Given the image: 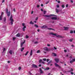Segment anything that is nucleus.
Instances as JSON below:
<instances>
[{"label": "nucleus", "mask_w": 75, "mask_h": 75, "mask_svg": "<svg viewBox=\"0 0 75 75\" xmlns=\"http://www.w3.org/2000/svg\"><path fill=\"white\" fill-rule=\"evenodd\" d=\"M50 34L53 35H54V36H56V37H58V38H62V36L59 35H57V34L50 33Z\"/></svg>", "instance_id": "1"}, {"label": "nucleus", "mask_w": 75, "mask_h": 75, "mask_svg": "<svg viewBox=\"0 0 75 75\" xmlns=\"http://www.w3.org/2000/svg\"><path fill=\"white\" fill-rule=\"evenodd\" d=\"M13 18V16L12 15H11V17L10 18V21H11V25H13V22H14V20L12 18Z\"/></svg>", "instance_id": "2"}, {"label": "nucleus", "mask_w": 75, "mask_h": 75, "mask_svg": "<svg viewBox=\"0 0 75 75\" xmlns=\"http://www.w3.org/2000/svg\"><path fill=\"white\" fill-rule=\"evenodd\" d=\"M22 24V25L23 26V27L22 28L23 31H25V29L26 28V26H25V23H23Z\"/></svg>", "instance_id": "3"}, {"label": "nucleus", "mask_w": 75, "mask_h": 75, "mask_svg": "<svg viewBox=\"0 0 75 75\" xmlns=\"http://www.w3.org/2000/svg\"><path fill=\"white\" fill-rule=\"evenodd\" d=\"M6 13L7 14V16H8L9 17L10 16V11H9V12H8V9H7L6 10Z\"/></svg>", "instance_id": "4"}, {"label": "nucleus", "mask_w": 75, "mask_h": 75, "mask_svg": "<svg viewBox=\"0 0 75 75\" xmlns=\"http://www.w3.org/2000/svg\"><path fill=\"white\" fill-rule=\"evenodd\" d=\"M44 17H50V16H55L54 15L51 14L50 15H43Z\"/></svg>", "instance_id": "5"}, {"label": "nucleus", "mask_w": 75, "mask_h": 75, "mask_svg": "<svg viewBox=\"0 0 75 75\" xmlns=\"http://www.w3.org/2000/svg\"><path fill=\"white\" fill-rule=\"evenodd\" d=\"M44 50L46 51H50V50H49L47 47H45L43 48Z\"/></svg>", "instance_id": "6"}, {"label": "nucleus", "mask_w": 75, "mask_h": 75, "mask_svg": "<svg viewBox=\"0 0 75 75\" xmlns=\"http://www.w3.org/2000/svg\"><path fill=\"white\" fill-rule=\"evenodd\" d=\"M4 14V12H2L1 13V15L0 16V20H2V18H3V16H3Z\"/></svg>", "instance_id": "7"}, {"label": "nucleus", "mask_w": 75, "mask_h": 75, "mask_svg": "<svg viewBox=\"0 0 75 75\" xmlns=\"http://www.w3.org/2000/svg\"><path fill=\"white\" fill-rule=\"evenodd\" d=\"M32 67L33 68H38V67L37 66V65H35L34 64H32Z\"/></svg>", "instance_id": "8"}, {"label": "nucleus", "mask_w": 75, "mask_h": 75, "mask_svg": "<svg viewBox=\"0 0 75 75\" xmlns=\"http://www.w3.org/2000/svg\"><path fill=\"white\" fill-rule=\"evenodd\" d=\"M55 61H56L57 63H58V62H59V59L56 58L55 59Z\"/></svg>", "instance_id": "9"}, {"label": "nucleus", "mask_w": 75, "mask_h": 75, "mask_svg": "<svg viewBox=\"0 0 75 75\" xmlns=\"http://www.w3.org/2000/svg\"><path fill=\"white\" fill-rule=\"evenodd\" d=\"M25 41L24 40V42H23L21 43V47H23V44H24V43H25Z\"/></svg>", "instance_id": "10"}, {"label": "nucleus", "mask_w": 75, "mask_h": 75, "mask_svg": "<svg viewBox=\"0 0 75 75\" xmlns=\"http://www.w3.org/2000/svg\"><path fill=\"white\" fill-rule=\"evenodd\" d=\"M74 71V70L73 69L71 68L70 70H69L67 71L68 72H73Z\"/></svg>", "instance_id": "11"}, {"label": "nucleus", "mask_w": 75, "mask_h": 75, "mask_svg": "<svg viewBox=\"0 0 75 75\" xmlns=\"http://www.w3.org/2000/svg\"><path fill=\"white\" fill-rule=\"evenodd\" d=\"M41 28L42 29L43 28H47V26L45 25H44L41 27Z\"/></svg>", "instance_id": "12"}, {"label": "nucleus", "mask_w": 75, "mask_h": 75, "mask_svg": "<svg viewBox=\"0 0 75 75\" xmlns=\"http://www.w3.org/2000/svg\"><path fill=\"white\" fill-rule=\"evenodd\" d=\"M40 69V74H43L44 72H43V71H42V69H41V68H40L39 69Z\"/></svg>", "instance_id": "13"}, {"label": "nucleus", "mask_w": 75, "mask_h": 75, "mask_svg": "<svg viewBox=\"0 0 75 75\" xmlns=\"http://www.w3.org/2000/svg\"><path fill=\"white\" fill-rule=\"evenodd\" d=\"M52 20H57V18L56 17H53L52 18Z\"/></svg>", "instance_id": "14"}, {"label": "nucleus", "mask_w": 75, "mask_h": 75, "mask_svg": "<svg viewBox=\"0 0 75 75\" xmlns=\"http://www.w3.org/2000/svg\"><path fill=\"white\" fill-rule=\"evenodd\" d=\"M64 30H68V29H69V28L67 27H64Z\"/></svg>", "instance_id": "15"}, {"label": "nucleus", "mask_w": 75, "mask_h": 75, "mask_svg": "<svg viewBox=\"0 0 75 75\" xmlns=\"http://www.w3.org/2000/svg\"><path fill=\"white\" fill-rule=\"evenodd\" d=\"M56 11L57 13H58L59 12V9L57 8H56Z\"/></svg>", "instance_id": "16"}, {"label": "nucleus", "mask_w": 75, "mask_h": 75, "mask_svg": "<svg viewBox=\"0 0 75 75\" xmlns=\"http://www.w3.org/2000/svg\"><path fill=\"white\" fill-rule=\"evenodd\" d=\"M54 65H55V67H59V65H58V64H57L56 63H54Z\"/></svg>", "instance_id": "17"}, {"label": "nucleus", "mask_w": 75, "mask_h": 75, "mask_svg": "<svg viewBox=\"0 0 75 75\" xmlns=\"http://www.w3.org/2000/svg\"><path fill=\"white\" fill-rule=\"evenodd\" d=\"M52 60H51L48 63L47 65H49V64H51V63H52Z\"/></svg>", "instance_id": "18"}, {"label": "nucleus", "mask_w": 75, "mask_h": 75, "mask_svg": "<svg viewBox=\"0 0 75 75\" xmlns=\"http://www.w3.org/2000/svg\"><path fill=\"white\" fill-rule=\"evenodd\" d=\"M30 55L31 56L33 55V50H31L30 51Z\"/></svg>", "instance_id": "19"}, {"label": "nucleus", "mask_w": 75, "mask_h": 75, "mask_svg": "<svg viewBox=\"0 0 75 75\" xmlns=\"http://www.w3.org/2000/svg\"><path fill=\"white\" fill-rule=\"evenodd\" d=\"M16 37H20V34L19 33H18L16 35Z\"/></svg>", "instance_id": "20"}, {"label": "nucleus", "mask_w": 75, "mask_h": 75, "mask_svg": "<svg viewBox=\"0 0 75 75\" xmlns=\"http://www.w3.org/2000/svg\"><path fill=\"white\" fill-rule=\"evenodd\" d=\"M24 50V48L23 47L21 49V51L22 52H23V50Z\"/></svg>", "instance_id": "21"}, {"label": "nucleus", "mask_w": 75, "mask_h": 75, "mask_svg": "<svg viewBox=\"0 0 75 75\" xmlns=\"http://www.w3.org/2000/svg\"><path fill=\"white\" fill-rule=\"evenodd\" d=\"M49 69H50V68L49 67H47L45 69V70H49Z\"/></svg>", "instance_id": "22"}, {"label": "nucleus", "mask_w": 75, "mask_h": 75, "mask_svg": "<svg viewBox=\"0 0 75 75\" xmlns=\"http://www.w3.org/2000/svg\"><path fill=\"white\" fill-rule=\"evenodd\" d=\"M9 53L11 54H12V51L11 50H10L9 52Z\"/></svg>", "instance_id": "23"}, {"label": "nucleus", "mask_w": 75, "mask_h": 75, "mask_svg": "<svg viewBox=\"0 0 75 75\" xmlns=\"http://www.w3.org/2000/svg\"><path fill=\"white\" fill-rule=\"evenodd\" d=\"M28 52H29V51H27L26 53L25 54V56H26V55H27L28 54Z\"/></svg>", "instance_id": "24"}, {"label": "nucleus", "mask_w": 75, "mask_h": 75, "mask_svg": "<svg viewBox=\"0 0 75 75\" xmlns=\"http://www.w3.org/2000/svg\"><path fill=\"white\" fill-rule=\"evenodd\" d=\"M52 54H53L54 56H55V57H56V56H57V54L55 53H53Z\"/></svg>", "instance_id": "25"}, {"label": "nucleus", "mask_w": 75, "mask_h": 75, "mask_svg": "<svg viewBox=\"0 0 75 75\" xmlns=\"http://www.w3.org/2000/svg\"><path fill=\"white\" fill-rule=\"evenodd\" d=\"M72 40H73V39H70L69 40V41H70V42H72Z\"/></svg>", "instance_id": "26"}, {"label": "nucleus", "mask_w": 75, "mask_h": 75, "mask_svg": "<svg viewBox=\"0 0 75 75\" xmlns=\"http://www.w3.org/2000/svg\"><path fill=\"white\" fill-rule=\"evenodd\" d=\"M4 22H6V18H4Z\"/></svg>", "instance_id": "27"}, {"label": "nucleus", "mask_w": 75, "mask_h": 75, "mask_svg": "<svg viewBox=\"0 0 75 75\" xmlns=\"http://www.w3.org/2000/svg\"><path fill=\"white\" fill-rule=\"evenodd\" d=\"M35 26L36 27H37V28H38V26L36 24L35 25Z\"/></svg>", "instance_id": "28"}, {"label": "nucleus", "mask_w": 75, "mask_h": 75, "mask_svg": "<svg viewBox=\"0 0 75 75\" xmlns=\"http://www.w3.org/2000/svg\"><path fill=\"white\" fill-rule=\"evenodd\" d=\"M30 23V24H34V23L32 22V21H31Z\"/></svg>", "instance_id": "29"}, {"label": "nucleus", "mask_w": 75, "mask_h": 75, "mask_svg": "<svg viewBox=\"0 0 75 75\" xmlns=\"http://www.w3.org/2000/svg\"><path fill=\"white\" fill-rule=\"evenodd\" d=\"M48 30H53L54 31V30H55L54 29H52L51 28H48Z\"/></svg>", "instance_id": "30"}, {"label": "nucleus", "mask_w": 75, "mask_h": 75, "mask_svg": "<svg viewBox=\"0 0 75 75\" xmlns=\"http://www.w3.org/2000/svg\"><path fill=\"white\" fill-rule=\"evenodd\" d=\"M42 59H40L39 61V62H40V63H41V62H42Z\"/></svg>", "instance_id": "31"}, {"label": "nucleus", "mask_w": 75, "mask_h": 75, "mask_svg": "<svg viewBox=\"0 0 75 75\" xmlns=\"http://www.w3.org/2000/svg\"><path fill=\"white\" fill-rule=\"evenodd\" d=\"M40 52V50H38L37 52V53H39Z\"/></svg>", "instance_id": "32"}, {"label": "nucleus", "mask_w": 75, "mask_h": 75, "mask_svg": "<svg viewBox=\"0 0 75 75\" xmlns=\"http://www.w3.org/2000/svg\"><path fill=\"white\" fill-rule=\"evenodd\" d=\"M70 33H71V34H72L73 33V31L72 30H71L70 32Z\"/></svg>", "instance_id": "33"}, {"label": "nucleus", "mask_w": 75, "mask_h": 75, "mask_svg": "<svg viewBox=\"0 0 75 75\" xmlns=\"http://www.w3.org/2000/svg\"><path fill=\"white\" fill-rule=\"evenodd\" d=\"M62 8H64V7H65V6H64V5H62Z\"/></svg>", "instance_id": "34"}, {"label": "nucleus", "mask_w": 75, "mask_h": 75, "mask_svg": "<svg viewBox=\"0 0 75 75\" xmlns=\"http://www.w3.org/2000/svg\"><path fill=\"white\" fill-rule=\"evenodd\" d=\"M74 62L73 61V60H71L70 61V63L71 64H72V63H73Z\"/></svg>", "instance_id": "35"}, {"label": "nucleus", "mask_w": 75, "mask_h": 75, "mask_svg": "<svg viewBox=\"0 0 75 75\" xmlns=\"http://www.w3.org/2000/svg\"><path fill=\"white\" fill-rule=\"evenodd\" d=\"M46 13V11H44V12H43L44 14H45V13Z\"/></svg>", "instance_id": "36"}, {"label": "nucleus", "mask_w": 75, "mask_h": 75, "mask_svg": "<svg viewBox=\"0 0 75 75\" xmlns=\"http://www.w3.org/2000/svg\"><path fill=\"white\" fill-rule=\"evenodd\" d=\"M16 37H13V40H16Z\"/></svg>", "instance_id": "37"}, {"label": "nucleus", "mask_w": 75, "mask_h": 75, "mask_svg": "<svg viewBox=\"0 0 75 75\" xmlns=\"http://www.w3.org/2000/svg\"><path fill=\"white\" fill-rule=\"evenodd\" d=\"M57 8H59V5H57Z\"/></svg>", "instance_id": "38"}, {"label": "nucleus", "mask_w": 75, "mask_h": 75, "mask_svg": "<svg viewBox=\"0 0 75 75\" xmlns=\"http://www.w3.org/2000/svg\"><path fill=\"white\" fill-rule=\"evenodd\" d=\"M19 70H21V67H19Z\"/></svg>", "instance_id": "39"}, {"label": "nucleus", "mask_w": 75, "mask_h": 75, "mask_svg": "<svg viewBox=\"0 0 75 75\" xmlns=\"http://www.w3.org/2000/svg\"><path fill=\"white\" fill-rule=\"evenodd\" d=\"M72 60H73V62H75V58L72 59Z\"/></svg>", "instance_id": "40"}, {"label": "nucleus", "mask_w": 75, "mask_h": 75, "mask_svg": "<svg viewBox=\"0 0 75 75\" xmlns=\"http://www.w3.org/2000/svg\"><path fill=\"white\" fill-rule=\"evenodd\" d=\"M42 64H45V62H44L43 61L42 62Z\"/></svg>", "instance_id": "41"}, {"label": "nucleus", "mask_w": 75, "mask_h": 75, "mask_svg": "<svg viewBox=\"0 0 75 75\" xmlns=\"http://www.w3.org/2000/svg\"><path fill=\"white\" fill-rule=\"evenodd\" d=\"M46 60H47V59L45 58L43 59V61H46Z\"/></svg>", "instance_id": "42"}, {"label": "nucleus", "mask_w": 75, "mask_h": 75, "mask_svg": "<svg viewBox=\"0 0 75 75\" xmlns=\"http://www.w3.org/2000/svg\"><path fill=\"white\" fill-rule=\"evenodd\" d=\"M47 46H48V47H50V45L49 44H47Z\"/></svg>", "instance_id": "43"}, {"label": "nucleus", "mask_w": 75, "mask_h": 75, "mask_svg": "<svg viewBox=\"0 0 75 75\" xmlns=\"http://www.w3.org/2000/svg\"><path fill=\"white\" fill-rule=\"evenodd\" d=\"M66 7H68V4H66Z\"/></svg>", "instance_id": "44"}, {"label": "nucleus", "mask_w": 75, "mask_h": 75, "mask_svg": "<svg viewBox=\"0 0 75 75\" xmlns=\"http://www.w3.org/2000/svg\"><path fill=\"white\" fill-rule=\"evenodd\" d=\"M54 50H57V47H54Z\"/></svg>", "instance_id": "45"}, {"label": "nucleus", "mask_w": 75, "mask_h": 75, "mask_svg": "<svg viewBox=\"0 0 75 75\" xmlns=\"http://www.w3.org/2000/svg\"><path fill=\"white\" fill-rule=\"evenodd\" d=\"M50 61V59H47V62H48V61Z\"/></svg>", "instance_id": "46"}, {"label": "nucleus", "mask_w": 75, "mask_h": 75, "mask_svg": "<svg viewBox=\"0 0 75 75\" xmlns=\"http://www.w3.org/2000/svg\"><path fill=\"white\" fill-rule=\"evenodd\" d=\"M26 38H28V35L26 36Z\"/></svg>", "instance_id": "47"}, {"label": "nucleus", "mask_w": 75, "mask_h": 75, "mask_svg": "<svg viewBox=\"0 0 75 75\" xmlns=\"http://www.w3.org/2000/svg\"><path fill=\"white\" fill-rule=\"evenodd\" d=\"M71 74L72 75H74V73L73 72H71Z\"/></svg>", "instance_id": "48"}, {"label": "nucleus", "mask_w": 75, "mask_h": 75, "mask_svg": "<svg viewBox=\"0 0 75 75\" xmlns=\"http://www.w3.org/2000/svg\"><path fill=\"white\" fill-rule=\"evenodd\" d=\"M61 2V1H57V3H60V2Z\"/></svg>", "instance_id": "49"}, {"label": "nucleus", "mask_w": 75, "mask_h": 75, "mask_svg": "<svg viewBox=\"0 0 75 75\" xmlns=\"http://www.w3.org/2000/svg\"><path fill=\"white\" fill-rule=\"evenodd\" d=\"M67 51L66 50H64V52H67Z\"/></svg>", "instance_id": "50"}, {"label": "nucleus", "mask_w": 75, "mask_h": 75, "mask_svg": "<svg viewBox=\"0 0 75 75\" xmlns=\"http://www.w3.org/2000/svg\"><path fill=\"white\" fill-rule=\"evenodd\" d=\"M38 17H37L35 18V20H38Z\"/></svg>", "instance_id": "51"}, {"label": "nucleus", "mask_w": 75, "mask_h": 75, "mask_svg": "<svg viewBox=\"0 0 75 75\" xmlns=\"http://www.w3.org/2000/svg\"><path fill=\"white\" fill-rule=\"evenodd\" d=\"M38 42H34V44H37V43H38Z\"/></svg>", "instance_id": "52"}, {"label": "nucleus", "mask_w": 75, "mask_h": 75, "mask_svg": "<svg viewBox=\"0 0 75 75\" xmlns=\"http://www.w3.org/2000/svg\"><path fill=\"white\" fill-rule=\"evenodd\" d=\"M4 0H2V3H4Z\"/></svg>", "instance_id": "53"}, {"label": "nucleus", "mask_w": 75, "mask_h": 75, "mask_svg": "<svg viewBox=\"0 0 75 75\" xmlns=\"http://www.w3.org/2000/svg\"><path fill=\"white\" fill-rule=\"evenodd\" d=\"M6 50V49L5 48H4V50H3V51L4 52Z\"/></svg>", "instance_id": "54"}, {"label": "nucleus", "mask_w": 75, "mask_h": 75, "mask_svg": "<svg viewBox=\"0 0 75 75\" xmlns=\"http://www.w3.org/2000/svg\"><path fill=\"white\" fill-rule=\"evenodd\" d=\"M41 6H42V7H43V6H44V5H43V4H41Z\"/></svg>", "instance_id": "55"}, {"label": "nucleus", "mask_w": 75, "mask_h": 75, "mask_svg": "<svg viewBox=\"0 0 75 75\" xmlns=\"http://www.w3.org/2000/svg\"><path fill=\"white\" fill-rule=\"evenodd\" d=\"M40 7V5H37V7L38 8Z\"/></svg>", "instance_id": "56"}, {"label": "nucleus", "mask_w": 75, "mask_h": 75, "mask_svg": "<svg viewBox=\"0 0 75 75\" xmlns=\"http://www.w3.org/2000/svg\"><path fill=\"white\" fill-rule=\"evenodd\" d=\"M13 11H14V12H16V10L15 9V8L13 9Z\"/></svg>", "instance_id": "57"}, {"label": "nucleus", "mask_w": 75, "mask_h": 75, "mask_svg": "<svg viewBox=\"0 0 75 75\" xmlns=\"http://www.w3.org/2000/svg\"><path fill=\"white\" fill-rule=\"evenodd\" d=\"M48 3H49V1H47V2L46 3V4H48Z\"/></svg>", "instance_id": "58"}, {"label": "nucleus", "mask_w": 75, "mask_h": 75, "mask_svg": "<svg viewBox=\"0 0 75 75\" xmlns=\"http://www.w3.org/2000/svg\"><path fill=\"white\" fill-rule=\"evenodd\" d=\"M39 67H41V64H40L39 65Z\"/></svg>", "instance_id": "59"}, {"label": "nucleus", "mask_w": 75, "mask_h": 75, "mask_svg": "<svg viewBox=\"0 0 75 75\" xmlns=\"http://www.w3.org/2000/svg\"><path fill=\"white\" fill-rule=\"evenodd\" d=\"M33 13H34V11H32L31 12V14H33Z\"/></svg>", "instance_id": "60"}, {"label": "nucleus", "mask_w": 75, "mask_h": 75, "mask_svg": "<svg viewBox=\"0 0 75 75\" xmlns=\"http://www.w3.org/2000/svg\"><path fill=\"white\" fill-rule=\"evenodd\" d=\"M41 11H43V9H41Z\"/></svg>", "instance_id": "61"}, {"label": "nucleus", "mask_w": 75, "mask_h": 75, "mask_svg": "<svg viewBox=\"0 0 75 75\" xmlns=\"http://www.w3.org/2000/svg\"><path fill=\"white\" fill-rule=\"evenodd\" d=\"M38 32H40V30L39 29L38 30Z\"/></svg>", "instance_id": "62"}, {"label": "nucleus", "mask_w": 75, "mask_h": 75, "mask_svg": "<svg viewBox=\"0 0 75 75\" xmlns=\"http://www.w3.org/2000/svg\"><path fill=\"white\" fill-rule=\"evenodd\" d=\"M71 2L72 3H73V1H71Z\"/></svg>", "instance_id": "63"}, {"label": "nucleus", "mask_w": 75, "mask_h": 75, "mask_svg": "<svg viewBox=\"0 0 75 75\" xmlns=\"http://www.w3.org/2000/svg\"><path fill=\"white\" fill-rule=\"evenodd\" d=\"M8 63H10V61H8Z\"/></svg>", "instance_id": "64"}]
</instances>
